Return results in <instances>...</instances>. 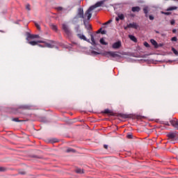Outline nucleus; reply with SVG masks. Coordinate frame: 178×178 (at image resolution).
I'll return each mask as SVG.
<instances>
[{"label": "nucleus", "mask_w": 178, "mask_h": 178, "mask_svg": "<svg viewBox=\"0 0 178 178\" xmlns=\"http://www.w3.org/2000/svg\"><path fill=\"white\" fill-rule=\"evenodd\" d=\"M35 38H40V35L28 33L26 40L27 41H29V40H34Z\"/></svg>", "instance_id": "obj_5"}, {"label": "nucleus", "mask_w": 178, "mask_h": 178, "mask_svg": "<svg viewBox=\"0 0 178 178\" xmlns=\"http://www.w3.org/2000/svg\"><path fill=\"white\" fill-rule=\"evenodd\" d=\"M175 19H172L170 21V24L173 25V24H175Z\"/></svg>", "instance_id": "obj_37"}, {"label": "nucleus", "mask_w": 178, "mask_h": 178, "mask_svg": "<svg viewBox=\"0 0 178 178\" xmlns=\"http://www.w3.org/2000/svg\"><path fill=\"white\" fill-rule=\"evenodd\" d=\"M99 31H101V29L99 30Z\"/></svg>", "instance_id": "obj_47"}, {"label": "nucleus", "mask_w": 178, "mask_h": 178, "mask_svg": "<svg viewBox=\"0 0 178 178\" xmlns=\"http://www.w3.org/2000/svg\"><path fill=\"white\" fill-rule=\"evenodd\" d=\"M49 42H51V44H54L55 42H54V40H49Z\"/></svg>", "instance_id": "obj_40"}, {"label": "nucleus", "mask_w": 178, "mask_h": 178, "mask_svg": "<svg viewBox=\"0 0 178 178\" xmlns=\"http://www.w3.org/2000/svg\"><path fill=\"white\" fill-rule=\"evenodd\" d=\"M77 37H79V38H80L81 40H83V41H88V42H89L90 41L87 40V38H86L84 36V35H81V34H78Z\"/></svg>", "instance_id": "obj_11"}, {"label": "nucleus", "mask_w": 178, "mask_h": 178, "mask_svg": "<svg viewBox=\"0 0 178 178\" xmlns=\"http://www.w3.org/2000/svg\"><path fill=\"white\" fill-rule=\"evenodd\" d=\"M104 113H111V111H109V109H106Z\"/></svg>", "instance_id": "obj_33"}, {"label": "nucleus", "mask_w": 178, "mask_h": 178, "mask_svg": "<svg viewBox=\"0 0 178 178\" xmlns=\"http://www.w3.org/2000/svg\"><path fill=\"white\" fill-rule=\"evenodd\" d=\"M140 7L136 6V7H132L131 10L132 12H140Z\"/></svg>", "instance_id": "obj_14"}, {"label": "nucleus", "mask_w": 178, "mask_h": 178, "mask_svg": "<svg viewBox=\"0 0 178 178\" xmlns=\"http://www.w3.org/2000/svg\"><path fill=\"white\" fill-rule=\"evenodd\" d=\"M173 126L178 129V122H176L175 124H173Z\"/></svg>", "instance_id": "obj_31"}, {"label": "nucleus", "mask_w": 178, "mask_h": 178, "mask_svg": "<svg viewBox=\"0 0 178 178\" xmlns=\"http://www.w3.org/2000/svg\"><path fill=\"white\" fill-rule=\"evenodd\" d=\"M90 17H91V13L90 14Z\"/></svg>", "instance_id": "obj_45"}, {"label": "nucleus", "mask_w": 178, "mask_h": 178, "mask_svg": "<svg viewBox=\"0 0 178 178\" xmlns=\"http://www.w3.org/2000/svg\"><path fill=\"white\" fill-rule=\"evenodd\" d=\"M104 3H105V0L97 2L95 5L90 7V12L94 10L96 8H99V6H102Z\"/></svg>", "instance_id": "obj_2"}, {"label": "nucleus", "mask_w": 178, "mask_h": 178, "mask_svg": "<svg viewBox=\"0 0 178 178\" xmlns=\"http://www.w3.org/2000/svg\"><path fill=\"white\" fill-rule=\"evenodd\" d=\"M104 147L106 149H108V145H104Z\"/></svg>", "instance_id": "obj_39"}, {"label": "nucleus", "mask_w": 178, "mask_h": 178, "mask_svg": "<svg viewBox=\"0 0 178 178\" xmlns=\"http://www.w3.org/2000/svg\"><path fill=\"white\" fill-rule=\"evenodd\" d=\"M128 27H129V29H135L137 30V29H138V24L136 22L130 23L128 24Z\"/></svg>", "instance_id": "obj_9"}, {"label": "nucleus", "mask_w": 178, "mask_h": 178, "mask_svg": "<svg viewBox=\"0 0 178 178\" xmlns=\"http://www.w3.org/2000/svg\"><path fill=\"white\" fill-rule=\"evenodd\" d=\"M5 170H6V168L4 167H0V172H5Z\"/></svg>", "instance_id": "obj_28"}, {"label": "nucleus", "mask_w": 178, "mask_h": 178, "mask_svg": "<svg viewBox=\"0 0 178 178\" xmlns=\"http://www.w3.org/2000/svg\"><path fill=\"white\" fill-rule=\"evenodd\" d=\"M41 42H45L44 40H38V41H29L28 42V44H30V45L32 46H35L38 45V44H41Z\"/></svg>", "instance_id": "obj_8"}, {"label": "nucleus", "mask_w": 178, "mask_h": 178, "mask_svg": "<svg viewBox=\"0 0 178 178\" xmlns=\"http://www.w3.org/2000/svg\"><path fill=\"white\" fill-rule=\"evenodd\" d=\"M90 37H91L92 44L93 45H95V41L94 40V35H90Z\"/></svg>", "instance_id": "obj_22"}, {"label": "nucleus", "mask_w": 178, "mask_h": 178, "mask_svg": "<svg viewBox=\"0 0 178 178\" xmlns=\"http://www.w3.org/2000/svg\"><path fill=\"white\" fill-rule=\"evenodd\" d=\"M66 152H76V150H74V149H72V148H68L66 150Z\"/></svg>", "instance_id": "obj_20"}, {"label": "nucleus", "mask_w": 178, "mask_h": 178, "mask_svg": "<svg viewBox=\"0 0 178 178\" xmlns=\"http://www.w3.org/2000/svg\"><path fill=\"white\" fill-rule=\"evenodd\" d=\"M149 20H154V16L149 15Z\"/></svg>", "instance_id": "obj_35"}, {"label": "nucleus", "mask_w": 178, "mask_h": 178, "mask_svg": "<svg viewBox=\"0 0 178 178\" xmlns=\"http://www.w3.org/2000/svg\"><path fill=\"white\" fill-rule=\"evenodd\" d=\"M78 15L79 16V17H82L83 19V23H84L85 27L89 29H90V8H88L85 15H83V10L80 9L79 10Z\"/></svg>", "instance_id": "obj_1"}, {"label": "nucleus", "mask_w": 178, "mask_h": 178, "mask_svg": "<svg viewBox=\"0 0 178 178\" xmlns=\"http://www.w3.org/2000/svg\"><path fill=\"white\" fill-rule=\"evenodd\" d=\"M127 138H133V135L131 134L127 135Z\"/></svg>", "instance_id": "obj_36"}, {"label": "nucleus", "mask_w": 178, "mask_h": 178, "mask_svg": "<svg viewBox=\"0 0 178 178\" xmlns=\"http://www.w3.org/2000/svg\"><path fill=\"white\" fill-rule=\"evenodd\" d=\"M168 138H175V137H176V134L170 133L168 134Z\"/></svg>", "instance_id": "obj_17"}, {"label": "nucleus", "mask_w": 178, "mask_h": 178, "mask_svg": "<svg viewBox=\"0 0 178 178\" xmlns=\"http://www.w3.org/2000/svg\"><path fill=\"white\" fill-rule=\"evenodd\" d=\"M176 9H177V6H172V7H169L167 10L169 11V10H176Z\"/></svg>", "instance_id": "obj_18"}, {"label": "nucleus", "mask_w": 178, "mask_h": 178, "mask_svg": "<svg viewBox=\"0 0 178 178\" xmlns=\"http://www.w3.org/2000/svg\"><path fill=\"white\" fill-rule=\"evenodd\" d=\"M112 23V19L108 20L107 22H106L104 24H109Z\"/></svg>", "instance_id": "obj_34"}, {"label": "nucleus", "mask_w": 178, "mask_h": 178, "mask_svg": "<svg viewBox=\"0 0 178 178\" xmlns=\"http://www.w3.org/2000/svg\"><path fill=\"white\" fill-rule=\"evenodd\" d=\"M143 11H144V13H145V15H147L148 13V7H145L143 8Z\"/></svg>", "instance_id": "obj_23"}, {"label": "nucleus", "mask_w": 178, "mask_h": 178, "mask_svg": "<svg viewBox=\"0 0 178 178\" xmlns=\"http://www.w3.org/2000/svg\"><path fill=\"white\" fill-rule=\"evenodd\" d=\"M57 142H58V140H54V143H57Z\"/></svg>", "instance_id": "obj_43"}, {"label": "nucleus", "mask_w": 178, "mask_h": 178, "mask_svg": "<svg viewBox=\"0 0 178 178\" xmlns=\"http://www.w3.org/2000/svg\"><path fill=\"white\" fill-rule=\"evenodd\" d=\"M172 51L173 54H175V55H176V56H178V51H177V50H176V49L172 47Z\"/></svg>", "instance_id": "obj_19"}, {"label": "nucleus", "mask_w": 178, "mask_h": 178, "mask_svg": "<svg viewBox=\"0 0 178 178\" xmlns=\"http://www.w3.org/2000/svg\"><path fill=\"white\" fill-rule=\"evenodd\" d=\"M124 30H127V29H130V26H129V24L127 26L124 27Z\"/></svg>", "instance_id": "obj_38"}, {"label": "nucleus", "mask_w": 178, "mask_h": 178, "mask_svg": "<svg viewBox=\"0 0 178 178\" xmlns=\"http://www.w3.org/2000/svg\"><path fill=\"white\" fill-rule=\"evenodd\" d=\"M116 22H119V20H124V15L123 14H118V17H115Z\"/></svg>", "instance_id": "obj_10"}, {"label": "nucleus", "mask_w": 178, "mask_h": 178, "mask_svg": "<svg viewBox=\"0 0 178 178\" xmlns=\"http://www.w3.org/2000/svg\"><path fill=\"white\" fill-rule=\"evenodd\" d=\"M40 44H44V46H42V44H39V47H40L41 48H44V47L46 48H54V45H52L50 43H48L47 42H40Z\"/></svg>", "instance_id": "obj_7"}, {"label": "nucleus", "mask_w": 178, "mask_h": 178, "mask_svg": "<svg viewBox=\"0 0 178 178\" xmlns=\"http://www.w3.org/2000/svg\"><path fill=\"white\" fill-rule=\"evenodd\" d=\"M100 44H102V45H108V42H105V39L104 38L100 39Z\"/></svg>", "instance_id": "obj_16"}, {"label": "nucleus", "mask_w": 178, "mask_h": 178, "mask_svg": "<svg viewBox=\"0 0 178 178\" xmlns=\"http://www.w3.org/2000/svg\"><path fill=\"white\" fill-rule=\"evenodd\" d=\"M150 42L151 44H152V45H154V48H158V42H156L155 40L154 39L150 40Z\"/></svg>", "instance_id": "obj_13"}, {"label": "nucleus", "mask_w": 178, "mask_h": 178, "mask_svg": "<svg viewBox=\"0 0 178 178\" xmlns=\"http://www.w3.org/2000/svg\"><path fill=\"white\" fill-rule=\"evenodd\" d=\"M163 15H165L166 16H169V15H172L170 12H162Z\"/></svg>", "instance_id": "obj_25"}, {"label": "nucleus", "mask_w": 178, "mask_h": 178, "mask_svg": "<svg viewBox=\"0 0 178 178\" xmlns=\"http://www.w3.org/2000/svg\"><path fill=\"white\" fill-rule=\"evenodd\" d=\"M50 27L52 30H54V31H58V27L56 26V25L50 24Z\"/></svg>", "instance_id": "obj_15"}, {"label": "nucleus", "mask_w": 178, "mask_h": 178, "mask_svg": "<svg viewBox=\"0 0 178 178\" xmlns=\"http://www.w3.org/2000/svg\"><path fill=\"white\" fill-rule=\"evenodd\" d=\"M172 33H176V29H173Z\"/></svg>", "instance_id": "obj_42"}, {"label": "nucleus", "mask_w": 178, "mask_h": 178, "mask_svg": "<svg viewBox=\"0 0 178 178\" xmlns=\"http://www.w3.org/2000/svg\"><path fill=\"white\" fill-rule=\"evenodd\" d=\"M76 173H79V174H81L83 173V170L80 169V168H77L76 170H75Z\"/></svg>", "instance_id": "obj_21"}, {"label": "nucleus", "mask_w": 178, "mask_h": 178, "mask_svg": "<svg viewBox=\"0 0 178 178\" xmlns=\"http://www.w3.org/2000/svg\"><path fill=\"white\" fill-rule=\"evenodd\" d=\"M120 47H122V42H120V41H118L116 42H114L112 44V48L113 49H119V48H120Z\"/></svg>", "instance_id": "obj_4"}, {"label": "nucleus", "mask_w": 178, "mask_h": 178, "mask_svg": "<svg viewBox=\"0 0 178 178\" xmlns=\"http://www.w3.org/2000/svg\"><path fill=\"white\" fill-rule=\"evenodd\" d=\"M26 9H27V10H31L29 4L26 6Z\"/></svg>", "instance_id": "obj_32"}, {"label": "nucleus", "mask_w": 178, "mask_h": 178, "mask_svg": "<svg viewBox=\"0 0 178 178\" xmlns=\"http://www.w3.org/2000/svg\"><path fill=\"white\" fill-rule=\"evenodd\" d=\"M171 41H177V38H176V37L172 38Z\"/></svg>", "instance_id": "obj_30"}, {"label": "nucleus", "mask_w": 178, "mask_h": 178, "mask_svg": "<svg viewBox=\"0 0 178 178\" xmlns=\"http://www.w3.org/2000/svg\"><path fill=\"white\" fill-rule=\"evenodd\" d=\"M35 26L36 27V29H38V30H41V26H40V25L37 23L35 24Z\"/></svg>", "instance_id": "obj_26"}, {"label": "nucleus", "mask_w": 178, "mask_h": 178, "mask_svg": "<svg viewBox=\"0 0 178 178\" xmlns=\"http://www.w3.org/2000/svg\"><path fill=\"white\" fill-rule=\"evenodd\" d=\"M92 54H93V53L92 52V53L90 54V55H92Z\"/></svg>", "instance_id": "obj_46"}, {"label": "nucleus", "mask_w": 178, "mask_h": 178, "mask_svg": "<svg viewBox=\"0 0 178 178\" xmlns=\"http://www.w3.org/2000/svg\"><path fill=\"white\" fill-rule=\"evenodd\" d=\"M144 45H145V47H146V48H149V44H148V42H145Z\"/></svg>", "instance_id": "obj_27"}, {"label": "nucleus", "mask_w": 178, "mask_h": 178, "mask_svg": "<svg viewBox=\"0 0 178 178\" xmlns=\"http://www.w3.org/2000/svg\"><path fill=\"white\" fill-rule=\"evenodd\" d=\"M129 38H130L131 41H134V42H137V38H136V36L133 35H129Z\"/></svg>", "instance_id": "obj_12"}, {"label": "nucleus", "mask_w": 178, "mask_h": 178, "mask_svg": "<svg viewBox=\"0 0 178 178\" xmlns=\"http://www.w3.org/2000/svg\"><path fill=\"white\" fill-rule=\"evenodd\" d=\"M63 30L65 31V34H67V35H70V30L69 29V27L67 26V25L63 24Z\"/></svg>", "instance_id": "obj_6"}, {"label": "nucleus", "mask_w": 178, "mask_h": 178, "mask_svg": "<svg viewBox=\"0 0 178 178\" xmlns=\"http://www.w3.org/2000/svg\"><path fill=\"white\" fill-rule=\"evenodd\" d=\"M106 56H111V58H119V54H116L115 51H107L106 52Z\"/></svg>", "instance_id": "obj_3"}, {"label": "nucleus", "mask_w": 178, "mask_h": 178, "mask_svg": "<svg viewBox=\"0 0 178 178\" xmlns=\"http://www.w3.org/2000/svg\"><path fill=\"white\" fill-rule=\"evenodd\" d=\"M56 10H57L58 12H60V10H63V8H62V7H57V8H56Z\"/></svg>", "instance_id": "obj_29"}, {"label": "nucleus", "mask_w": 178, "mask_h": 178, "mask_svg": "<svg viewBox=\"0 0 178 178\" xmlns=\"http://www.w3.org/2000/svg\"><path fill=\"white\" fill-rule=\"evenodd\" d=\"M106 31H102V34H105Z\"/></svg>", "instance_id": "obj_41"}, {"label": "nucleus", "mask_w": 178, "mask_h": 178, "mask_svg": "<svg viewBox=\"0 0 178 178\" xmlns=\"http://www.w3.org/2000/svg\"><path fill=\"white\" fill-rule=\"evenodd\" d=\"M13 122H23V120H19L18 118L13 119Z\"/></svg>", "instance_id": "obj_24"}, {"label": "nucleus", "mask_w": 178, "mask_h": 178, "mask_svg": "<svg viewBox=\"0 0 178 178\" xmlns=\"http://www.w3.org/2000/svg\"><path fill=\"white\" fill-rule=\"evenodd\" d=\"M90 29H92L91 25H90Z\"/></svg>", "instance_id": "obj_44"}]
</instances>
